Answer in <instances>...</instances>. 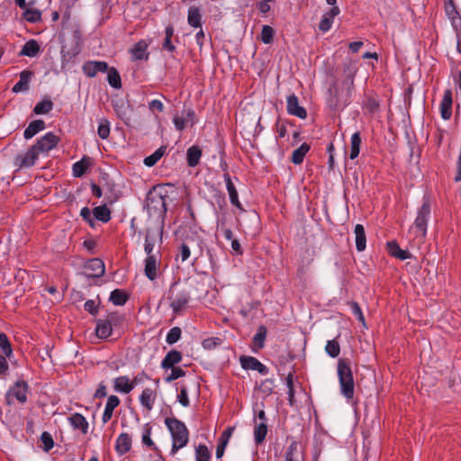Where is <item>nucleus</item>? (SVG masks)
Returning <instances> with one entry per match:
<instances>
[{
	"label": "nucleus",
	"instance_id": "obj_62",
	"mask_svg": "<svg viewBox=\"0 0 461 461\" xmlns=\"http://www.w3.org/2000/svg\"><path fill=\"white\" fill-rule=\"evenodd\" d=\"M92 213L93 212L88 207H84L80 211V216L90 224L93 223Z\"/></svg>",
	"mask_w": 461,
	"mask_h": 461
},
{
	"label": "nucleus",
	"instance_id": "obj_55",
	"mask_svg": "<svg viewBox=\"0 0 461 461\" xmlns=\"http://www.w3.org/2000/svg\"><path fill=\"white\" fill-rule=\"evenodd\" d=\"M169 369H171V373L165 378V381L167 383H170L179 377H183L185 375V372L181 367L173 366L170 367Z\"/></svg>",
	"mask_w": 461,
	"mask_h": 461
},
{
	"label": "nucleus",
	"instance_id": "obj_53",
	"mask_svg": "<svg viewBox=\"0 0 461 461\" xmlns=\"http://www.w3.org/2000/svg\"><path fill=\"white\" fill-rule=\"evenodd\" d=\"M445 12H446L447 17L449 19H451L452 21H455L457 18L458 13L455 6L454 0H446Z\"/></svg>",
	"mask_w": 461,
	"mask_h": 461
},
{
	"label": "nucleus",
	"instance_id": "obj_64",
	"mask_svg": "<svg viewBox=\"0 0 461 461\" xmlns=\"http://www.w3.org/2000/svg\"><path fill=\"white\" fill-rule=\"evenodd\" d=\"M149 107L151 111L162 112L164 109V104L160 100L155 99L149 103Z\"/></svg>",
	"mask_w": 461,
	"mask_h": 461
},
{
	"label": "nucleus",
	"instance_id": "obj_22",
	"mask_svg": "<svg viewBox=\"0 0 461 461\" xmlns=\"http://www.w3.org/2000/svg\"><path fill=\"white\" fill-rule=\"evenodd\" d=\"M131 437L128 433H121L115 443V450L119 456H123L131 448Z\"/></svg>",
	"mask_w": 461,
	"mask_h": 461
},
{
	"label": "nucleus",
	"instance_id": "obj_17",
	"mask_svg": "<svg viewBox=\"0 0 461 461\" xmlns=\"http://www.w3.org/2000/svg\"><path fill=\"white\" fill-rule=\"evenodd\" d=\"M286 108L288 113L300 119H305L307 117L306 110L303 106L299 105L298 98L294 95L287 97Z\"/></svg>",
	"mask_w": 461,
	"mask_h": 461
},
{
	"label": "nucleus",
	"instance_id": "obj_7",
	"mask_svg": "<svg viewBox=\"0 0 461 461\" xmlns=\"http://www.w3.org/2000/svg\"><path fill=\"white\" fill-rule=\"evenodd\" d=\"M40 153L32 145L24 154H18L14 158V166L19 168L32 167L39 158Z\"/></svg>",
	"mask_w": 461,
	"mask_h": 461
},
{
	"label": "nucleus",
	"instance_id": "obj_10",
	"mask_svg": "<svg viewBox=\"0 0 461 461\" xmlns=\"http://www.w3.org/2000/svg\"><path fill=\"white\" fill-rule=\"evenodd\" d=\"M357 68L353 61H348L343 65V86L347 89L348 95H350L354 87V78Z\"/></svg>",
	"mask_w": 461,
	"mask_h": 461
},
{
	"label": "nucleus",
	"instance_id": "obj_34",
	"mask_svg": "<svg viewBox=\"0 0 461 461\" xmlns=\"http://www.w3.org/2000/svg\"><path fill=\"white\" fill-rule=\"evenodd\" d=\"M310 150V145L303 142L298 149H294L292 153L291 161L295 165L303 163L305 155Z\"/></svg>",
	"mask_w": 461,
	"mask_h": 461
},
{
	"label": "nucleus",
	"instance_id": "obj_43",
	"mask_svg": "<svg viewBox=\"0 0 461 461\" xmlns=\"http://www.w3.org/2000/svg\"><path fill=\"white\" fill-rule=\"evenodd\" d=\"M267 433V423H264V422L257 423L256 422L255 428H254V438H255V441L258 445L261 444L265 440Z\"/></svg>",
	"mask_w": 461,
	"mask_h": 461
},
{
	"label": "nucleus",
	"instance_id": "obj_50",
	"mask_svg": "<svg viewBox=\"0 0 461 461\" xmlns=\"http://www.w3.org/2000/svg\"><path fill=\"white\" fill-rule=\"evenodd\" d=\"M211 454L206 446L200 444L195 448V458L196 461H209Z\"/></svg>",
	"mask_w": 461,
	"mask_h": 461
},
{
	"label": "nucleus",
	"instance_id": "obj_59",
	"mask_svg": "<svg viewBox=\"0 0 461 461\" xmlns=\"http://www.w3.org/2000/svg\"><path fill=\"white\" fill-rule=\"evenodd\" d=\"M177 400L184 407L189 406L190 402L188 399L187 389L185 386H182L180 393L177 395Z\"/></svg>",
	"mask_w": 461,
	"mask_h": 461
},
{
	"label": "nucleus",
	"instance_id": "obj_6",
	"mask_svg": "<svg viewBox=\"0 0 461 461\" xmlns=\"http://www.w3.org/2000/svg\"><path fill=\"white\" fill-rule=\"evenodd\" d=\"M162 243V229L158 226L148 228L145 235L144 250L147 255H155L154 247Z\"/></svg>",
	"mask_w": 461,
	"mask_h": 461
},
{
	"label": "nucleus",
	"instance_id": "obj_35",
	"mask_svg": "<svg viewBox=\"0 0 461 461\" xmlns=\"http://www.w3.org/2000/svg\"><path fill=\"white\" fill-rule=\"evenodd\" d=\"M202 156V150L198 146H192L187 149V164L189 167H194L199 164Z\"/></svg>",
	"mask_w": 461,
	"mask_h": 461
},
{
	"label": "nucleus",
	"instance_id": "obj_13",
	"mask_svg": "<svg viewBox=\"0 0 461 461\" xmlns=\"http://www.w3.org/2000/svg\"><path fill=\"white\" fill-rule=\"evenodd\" d=\"M82 69L86 76L94 77L98 72H106L108 70V64L98 60L87 61L83 65Z\"/></svg>",
	"mask_w": 461,
	"mask_h": 461
},
{
	"label": "nucleus",
	"instance_id": "obj_31",
	"mask_svg": "<svg viewBox=\"0 0 461 461\" xmlns=\"http://www.w3.org/2000/svg\"><path fill=\"white\" fill-rule=\"evenodd\" d=\"M387 250L391 256L402 260L407 259L411 257V254L407 250L402 249L395 241H389L387 243Z\"/></svg>",
	"mask_w": 461,
	"mask_h": 461
},
{
	"label": "nucleus",
	"instance_id": "obj_61",
	"mask_svg": "<svg viewBox=\"0 0 461 461\" xmlns=\"http://www.w3.org/2000/svg\"><path fill=\"white\" fill-rule=\"evenodd\" d=\"M84 308L86 312L93 315L97 312V305L94 300H87L85 303Z\"/></svg>",
	"mask_w": 461,
	"mask_h": 461
},
{
	"label": "nucleus",
	"instance_id": "obj_33",
	"mask_svg": "<svg viewBox=\"0 0 461 461\" xmlns=\"http://www.w3.org/2000/svg\"><path fill=\"white\" fill-rule=\"evenodd\" d=\"M113 327L109 321L99 320L96 324L95 333L100 339H107L112 334Z\"/></svg>",
	"mask_w": 461,
	"mask_h": 461
},
{
	"label": "nucleus",
	"instance_id": "obj_44",
	"mask_svg": "<svg viewBox=\"0 0 461 461\" xmlns=\"http://www.w3.org/2000/svg\"><path fill=\"white\" fill-rule=\"evenodd\" d=\"M360 145H361L360 134H359V132H355L351 136L350 155H349V158L351 159H355L359 155Z\"/></svg>",
	"mask_w": 461,
	"mask_h": 461
},
{
	"label": "nucleus",
	"instance_id": "obj_15",
	"mask_svg": "<svg viewBox=\"0 0 461 461\" xmlns=\"http://www.w3.org/2000/svg\"><path fill=\"white\" fill-rule=\"evenodd\" d=\"M452 92L450 89H447L444 92V95L439 105L441 118L445 121L449 120L452 116Z\"/></svg>",
	"mask_w": 461,
	"mask_h": 461
},
{
	"label": "nucleus",
	"instance_id": "obj_9",
	"mask_svg": "<svg viewBox=\"0 0 461 461\" xmlns=\"http://www.w3.org/2000/svg\"><path fill=\"white\" fill-rule=\"evenodd\" d=\"M28 384L24 381H17L6 394L7 402L10 404V398L14 397L20 403L27 401Z\"/></svg>",
	"mask_w": 461,
	"mask_h": 461
},
{
	"label": "nucleus",
	"instance_id": "obj_30",
	"mask_svg": "<svg viewBox=\"0 0 461 461\" xmlns=\"http://www.w3.org/2000/svg\"><path fill=\"white\" fill-rule=\"evenodd\" d=\"M40 45L35 40L28 41L19 52V56L35 57L40 52Z\"/></svg>",
	"mask_w": 461,
	"mask_h": 461
},
{
	"label": "nucleus",
	"instance_id": "obj_12",
	"mask_svg": "<svg viewBox=\"0 0 461 461\" xmlns=\"http://www.w3.org/2000/svg\"><path fill=\"white\" fill-rule=\"evenodd\" d=\"M194 112L192 109H188L186 111H183L181 115H175L173 118V122L176 129L179 131H182L188 125H194Z\"/></svg>",
	"mask_w": 461,
	"mask_h": 461
},
{
	"label": "nucleus",
	"instance_id": "obj_39",
	"mask_svg": "<svg viewBox=\"0 0 461 461\" xmlns=\"http://www.w3.org/2000/svg\"><path fill=\"white\" fill-rule=\"evenodd\" d=\"M107 72V80L110 86L115 89H120L122 87V80L121 76L115 68H108Z\"/></svg>",
	"mask_w": 461,
	"mask_h": 461
},
{
	"label": "nucleus",
	"instance_id": "obj_27",
	"mask_svg": "<svg viewBox=\"0 0 461 461\" xmlns=\"http://www.w3.org/2000/svg\"><path fill=\"white\" fill-rule=\"evenodd\" d=\"M70 425L75 429H79L83 434H86L88 431V422L86 419L80 413H74L68 417Z\"/></svg>",
	"mask_w": 461,
	"mask_h": 461
},
{
	"label": "nucleus",
	"instance_id": "obj_32",
	"mask_svg": "<svg viewBox=\"0 0 461 461\" xmlns=\"http://www.w3.org/2000/svg\"><path fill=\"white\" fill-rule=\"evenodd\" d=\"M140 401L148 411L152 410L155 402L154 391L150 388H145L140 394Z\"/></svg>",
	"mask_w": 461,
	"mask_h": 461
},
{
	"label": "nucleus",
	"instance_id": "obj_26",
	"mask_svg": "<svg viewBox=\"0 0 461 461\" xmlns=\"http://www.w3.org/2000/svg\"><path fill=\"white\" fill-rule=\"evenodd\" d=\"M182 360V354L178 350L172 349L168 351L161 362V367L163 369H169L175 366V365L180 363Z\"/></svg>",
	"mask_w": 461,
	"mask_h": 461
},
{
	"label": "nucleus",
	"instance_id": "obj_14",
	"mask_svg": "<svg viewBox=\"0 0 461 461\" xmlns=\"http://www.w3.org/2000/svg\"><path fill=\"white\" fill-rule=\"evenodd\" d=\"M85 267L87 277H100L104 274V263L99 258L90 259Z\"/></svg>",
	"mask_w": 461,
	"mask_h": 461
},
{
	"label": "nucleus",
	"instance_id": "obj_48",
	"mask_svg": "<svg viewBox=\"0 0 461 461\" xmlns=\"http://www.w3.org/2000/svg\"><path fill=\"white\" fill-rule=\"evenodd\" d=\"M23 18L29 23H37L41 20V13L38 9H24Z\"/></svg>",
	"mask_w": 461,
	"mask_h": 461
},
{
	"label": "nucleus",
	"instance_id": "obj_49",
	"mask_svg": "<svg viewBox=\"0 0 461 461\" xmlns=\"http://www.w3.org/2000/svg\"><path fill=\"white\" fill-rule=\"evenodd\" d=\"M0 348L5 357H10L13 354V349L7 336L4 332H0Z\"/></svg>",
	"mask_w": 461,
	"mask_h": 461
},
{
	"label": "nucleus",
	"instance_id": "obj_56",
	"mask_svg": "<svg viewBox=\"0 0 461 461\" xmlns=\"http://www.w3.org/2000/svg\"><path fill=\"white\" fill-rule=\"evenodd\" d=\"M41 441L43 444V449L46 452L50 451L54 446V441H53L52 436L47 431H44L41 434Z\"/></svg>",
	"mask_w": 461,
	"mask_h": 461
},
{
	"label": "nucleus",
	"instance_id": "obj_60",
	"mask_svg": "<svg viewBox=\"0 0 461 461\" xmlns=\"http://www.w3.org/2000/svg\"><path fill=\"white\" fill-rule=\"evenodd\" d=\"M191 255L190 248L185 244L182 243L179 249V256L181 260L184 262L189 258Z\"/></svg>",
	"mask_w": 461,
	"mask_h": 461
},
{
	"label": "nucleus",
	"instance_id": "obj_57",
	"mask_svg": "<svg viewBox=\"0 0 461 461\" xmlns=\"http://www.w3.org/2000/svg\"><path fill=\"white\" fill-rule=\"evenodd\" d=\"M266 329L264 327H260L258 332H257L253 338L254 345L258 348H262L264 347V340L266 339Z\"/></svg>",
	"mask_w": 461,
	"mask_h": 461
},
{
	"label": "nucleus",
	"instance_id": "obj_63",
	"mask_svg": "<svg viewBox=\"0 0 461 461\" xmlns=\"http://www.w3.org/2000/svg\"><path fill=\"white\" fill-rule=\"evenodd\" d=\"M122 320V317L114 312L108 314L107 318L105 319L106 321H109V323H111L112 327L113 325L120 324Z\"/></svg>",
	"mask_w": 461,
	"mask_h": 461
},
{
	"label": "nucleus",
	"instance_id": "obj_3",
	"mask_svg": "<svg viewBox=\"0 0 461 461\" xmlns=\"http://www.w3.org/2000/svg\"><path fill=\"white\" fill-rule=\"evenodd\" d=\"M167 300L170 303L173 313L179 314L187 307L190 294L186 289L178 288L176 283H174L169 288Z\"/></svg>",
	"mask_w": 461,
	"mask_h": 461
},
{
	"label": "nucleus",
	"instance_id": "obj_54",
	"mask_svg": "<svg viewBox=\"0 0 461 461\" xmlns=\"http://www.w3.org/2000/svg\"><path fill=\"white\" fill-rule=\"evenodd\" d=\"M274 29L269 25H263L262 31H261V41L268 44L272 42L273 37H274Z\"/></svg>",
	"mask_w": 461,
	"mask_h": 461
},
{
	"label": "nucleus",
	"instance_id": "obj_45",
	"mask_svg": "<svg viewBox=\"0 0 461 461\" xmlns=\"http://www.w3.org/2000/svg\"><path fill=\"white\" fill-rule=\"evenodd\" d=\"M97 134L102 140H106L110 135V122L105 118H101L98 123Z\"/></svg>",
	"mask_w": 461,
	"mask_h": 461
},
{
	"label": "nucleus",
	"instance_id": "obj_20",
	"mask_svg": "<svg viewBox=\"0 0 461 461\" xmlns=\"http://www.w3.org/2000/svg\"><path fill=\"white\" fill-rule=\"evenodd\" d=\"M160 258L157 255H147L145 259V276L151 281L157 278V265Z\"/></svg>",
	"mask_w": 461,
	"mask_h": 461
},
{
	"label": "nucleus",
	"instance_id": "obj_51",
	"mask_svg": "<svg viewBox=\"0 0 461 461\" xmlns=\"http://www.w3.org/2000/svg\"><path fill=\"white\" fill-rule=\"evenodd\" d=\"M181 329L179 327H174L168 331L166 341L167 344L172 345L177 342L181 338Z\"/></svg>",
	"mask_w": 461,
	"mask_h": 461
},
{
	"label": "nucleus",
	"instance_id": "obj_21",
	"mask_svg": "<svg viewBox=\"0 0 461 461\" xmlns=\"http://www.w3.org/2000/svg\"><path fill=\"white\" fill-rule=\"evenodd\" d=\"M148 43L145 41H140L135 43L131 49L130 52L132 55L133 60H148L149 59V52Z\"/></svg>",
	"mask_w": 461,
	"mask_h": 461
},
{
	"label": "nucleus",
	"instance_id": "obj_11",
	"mask_svg": "<svg viewBox=\"0 0 461 461\" xmlns=\"http://www.w3.org/2000/svg\"><path fill=\"white\" fill-rule=\"evenodd\" d=\"M240 362L242 368L247 370H256L261 375H267L268 372L267 367L263 365L259 360L256 357H249V356H241L240 357Z\"/></svg>",
	"mask_w": 461,
	"mask_h": 461
},
{
	"label": "nucleus",
	"instance_id": "obj_25",
	"mask_svg": "<svg viewBox=\"0 0 461 461\" xmlns=\"http://www.w3.org/2000/svg\"><path fill=\"white\" fill-rule=\"evenodd\" d=\"M120 404V399L116 395H110L107 399L104 411L102 416V421L107 423L113 413L114 409Z\"/></svg>",
	"mask_w": 461,
	"mask_h": 461
},
{
	"label": "nucleus",
	"instance_id": "obj_52",
	"mask_svg": "<svg viewBox=\"0 0 461 461\" xmlns=\"http://www.w3.org/2000/svg\"><path fill=\"white\" fill-rule=\"evenodd\" d=\"M150 434H151V428L149 427L148 425H146V427L142 432V437H141L142 443L148 447H152L154 450L158 451V449L156 447L153 440L151 439Z\"/></svg>",
	"mask_w": 461,
	"mask_h": 461
},
{
	"label": "nucleus",
	"instance_id": "obj_2",
	"mask_svg": "<svg viewBox=\"0 0 461 461\" xmlns=\"http://www.w3.org/2000/svg\"><path fill=\"white\" fill-rule=\"evenodd\" d=\"M338 376L341 393L347 399H352L354 396L355 387L353 374L349 362L344 358H340L338 361Z\"/></svg>",
	"mask_w": 461,
	"mask_h": 461
},
{
	"label": "nucleus",
	"instance_id": "obj_40",
	"mask_svg": "<svg viewBox=\"0 0 461 461\" xmlns=\"http://www.w3.org/2000/svg\"><path fill=\"white\" fill-rule=\"evenodd\" d=\"M166 150L167 148L165 146H161L151 155L144 158V165L147 167H153L165 155Z\"/></svg>",
	"mask_w": 461,
	"mask_h": 461
},
{
	"label": "nucleus",
	"instance_id": "obj_18",
	"mask_svg": "<svg viewBox=\"0 0 461 461\" xmlns=\"http://www.w3.org/2000/svg\"><path fill=\"white\" fill-rule=\"evenodd\" d=\"M285 461H303V447L301 443L293 440L285 450Z\"/></svg>",
	"mask_w": 461,
	"mask_h": 461
},
{
	"label": "nucleus",
	"instance_id": "obj_19",
	"mask_svg": "<svg viewBox=\"0 0 461 461\" xmlns=\"http://www.w3.org/2000/svg\"><path fill=\"white\" fill-rule=\"evenodd\" d=\"M135 387V380L131 381L128 376H118L113 380V389L117 393H129Z\"/></svg>",
	"mask_w": 461,
	"mask_h": 461
},
{
	"label": "nucleus",
	"instance_id": "obj_1",
	"mask_svg": "<svg viewBox=\"0 0 461 461\" xmlns=\"http://www.w3.org/2000/svg\"><path fill=\"white\" fill-rule=\"evenodd\" d=\"M165 424L172 437L171 455H175L180 448L187 445L189 432L185 423L176 418H167Z\"/></svg>",
	"mask_w": 461,
	"mask_h": 461
},
{
	"label": "nucleus",
	"instance_id": "obj_58",
	"mask_svg": "<svg viewBox=\"0 0 461 461\" xmlns=\"http://www.w3.org/2000/svg\"><path fill=\"white\" fill-rule=\"evenodd\" d=\"M350 308H351L352 313L357 317V319L365 325V317L363 315V312L361 311L359 304L356 302H352V303H350Z\"/></svg>",
	"mask_w": 461,
	"mask_h": 461
},
{
	"label": "nucleus",
	"instance_id": "obj_36",
	"mask_svg": "<svg viewBox=\"0 0 461 461\" xmlns=\"http://www.w3.org/2000/svg\"><path fill=\"white\" fill-rule=\"evenodd\" d=\"M202 14L198 7L192 6L188 10L187 22L194 28H201Z\"/></svg>",
	"mask_w": 461,
	"mask_h": 461
},
{
	"label": "nucleus",
	"instance_id": "obj_5",
	"mask_svg": "<svg viewBox=\"0 0 461 461\" xmlns=\"http://www.w3.org/2000/svg\"><path fill=\"white\" fill-rule=\"evenodd\" d=\"M145 207L150 216L164 215L167 212L165 196L158 193L150 192L146 198Z\"/></svg>",
	"mask_w": 461,
	"mask_h": 461
},
{
	"label": "nucleus",
	"instance_id": "obj_41",
	"mask_svg": "<svg viewBox=\"0 0 461 461\" xmlns=\"http://www.w3.org/2000/svg\"><path fill=\"white\" fill-rule=\"evenodd\" d=\"M128 298V294L124 291L115 289L111 292L109 299L114 305L122 306L126 303Z\"/></svg>",
	"mask_w": 461,
	"mask_h": 461
},
{
	"label": "nucleus",
	"instance_id": "obj_23",
	"mask_svg": "<svg viewBox=\"0 0 461 461\" xmlns=\"http://www.w3.org/2000/svg\"><path fill=\"white\" fill-rule=\"evenodd\" d=\"M32 77L31 70H23L20 73V80L13 86L14 93L26 92L29 89V84Z\"/></svg>",
	"mask_w": 461,
	"mask_h": 461
},
{
	"label": "nucleus",
	"instance_id": "obj_24",
	"mask_svg": "<svg viewBox=\"0 0 461 461\" xmlns=\"http://www.w3.org/2000/svg\"><path fill=\"white\" fill-rule=\"evenodd\" d=\"M225 183H226V188L230 196V201L232 205L236 206L237 208L242 210L241 203L239 201L238 192L236 190V187L234 184L231 181L230 176L229 173H225L223 175Z\"/></svg>",
	"mask_w": 461,
	"mask_h": 461
},
{
	"label": "nucleus",
	"instance_id": "obj_28",
	"mask_svg": "<svg viewBox=\"0 0 461 461\" xmlns=\"http://www.w3.org/2000/svg\"><path fill=\"white\" fill-rule=\"evenodd\" d=\"M45 122L42 120H34L28 127L25 129L23 132V136L26 140L32 139L33 136H35L38 132L41 131H43L45 129Z\"/></svg>",
	"mask_w": 461,
	"mask_h": 461
},
{
	"label": "nucleus",
	"instance_id": "obj_16",
	"mask_svg": "<svg viewBox=\"0 0 461 461\" xmlns=\"http://www.w3.org/2000/svg\"><path fill=\"white\" fill-rule=\"evenodd\" d=\"M339 8L333 6L329 11L325 12L320 21L319 30L322 32H327L333 24L334 18L339 14Z\"/></svg>",
	"mask_w": 461,
	"mask_h": 461
},
{
	"label": "nucleus",
	"instance_id": "obj_8",
	"mask_svg": "<svg viewBox=\"0 0 461 461\" xmlns=\"http://www.w3.org/2000/svg\"><path fill=\"white\" fill-rule=\"evenodd\" d=\"M59 138L53 132H48L33 145L40 154L48 153L59 143Z\"/></svg>",
	"mask_w": 461,
	"mask_h": 461
},
{
	"label": "nucleus",
	"instance_id": "obj_46",
	"mask_svg": "<svg viewBox=\"0 0 461 461\" xmlns=\"http://www.w3.org/2000/svg\"><path fill=\"white\" fill-rule=\"evenodd\" d=\"M53 108V103L50 100H42L41 102L38 103L34 108L33 112L36 114H46L49 112H50Z\"/></svg>",
	"mask_w": 461,
	"mask_h": 461
},
{
	"label": "nucleus",
	"instance_id": "obj_38",
	"mask_svg": "<svg viewBox=\"0 0 461 461\" xmlns=\"http://www.w3.org/2000/svg\"><path fill=\"white\" fill-rule=\"evenodd\" d=\"M93 214L96 220L103 222H107L111 219V212L105 204L95 207Z\"/></svg>",
	"mask_w": 461,
	"mask_h": 461
},
{
	"label": "nucleus",
	"instance_id": "obj_29",
	"mask_svg": "<svg viewBox=\"0 0 461 461\" xmlns=\"http://www.w3.org/2000/svg\"><path fill=\"white\" fill-rule=\"evenodd\" d=\"M356 248L357 251H363L366 249V238L364 226L362 224H357L354 230Z\"/></svg>",
	"mask_w": 461,
	"mask_h": 461
},
{
	"label": "nucleus",
	"instance_id": "obj_47",
	"mask_svg": "<svg viewBox=\"0 0 461 461\" xmlns=\"http://www.w3.org/2000/svg\"><path fill=\"white\" fill-rule=\"evenodd\" d=\"M326 353L331 357H337L340 353V347L336 339L328 340L325 347Z\"/></svg>",
	"mask_w": 461,
	"mask_h": 461
},
{
	"label": "nucleus",
	"instance_id": "obj_37",
	"mask_svg": "<svg viewBox=\"0 0 461 461\" xmlns=\"http://www.w3.org/2000/svg\"><path fill=\"white\" fill-rule=\"evenodd\" d=\"M174 27L172 25H167L165 30V39L162 42L163 50L174 52L176 50L175 45L172 42V37L174 35Z\"/></svg>",
	"mask_w": 461,
	"mask_h": 461
},
{
	"label": "nucleus",
	"instance_id": "obj_42",
	"mask_svg": "<svg viewBox=\"0 0 461 461\" xmlns=\"http://www.w3.org/2000/svg\"><path fill=\"white\" fill-rule=\"evenodd\" d=\"M89 167V158L84 157L81 160L76 162L73 165L72 171L73 176L76 177L82 176L87 170Z\"/></svg>",
	"mask_w": 461,
	"mask_h": 461
},
{
	"label": "nucleus",
	"instance_id": "obj_4",
	"mask_svg": "<svg viewBox=\"0 0 461 461\" xmlns=\"http://www.w3.org/2000/svg\"><path fill=\"white\" fill-rule=\"evenodd\" d=\"M430 216V204L429 199H424V202L418 211L417 217L414 221L413 230L415 236L424 238L427 233V222Z\"/></svg>",
	"mask_w": 461,
	"mask_h": 461
}]
</instances>
